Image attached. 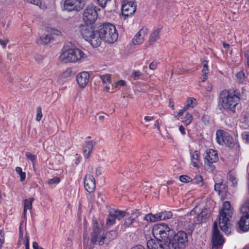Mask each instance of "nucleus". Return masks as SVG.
I'll return each instance as SVG.
<instances>
[{
  "label": "nucleus",
  "instance_id": "47",
  "mask_svg": "<svg viewBox=\"0 0 249 249\" xmlns=\"http://www.w3.org/2000/svg\"><path fill=\"white\" fill-rule=\"evenodd\" d=\"M25 155L26 157L33 162L35 161L36 158V156L33 155L31 153L29 152H26Z\"/></svg>",
  "mask_w": 249,
  "mask_h": 249
},
{
  "label": "nucleus",
  "instance_id": "9",
  "mask_svg": "<svg viewBox=\"0 0 249 249\" xmlns=\"http://www.w3.org/2000/svg\"><path fill=\"white\" fill-rule=\"evenodd\" d=\"M216 141L220 145H225L230 148L234 146L232 137L227 132L223 130H218L216 132Z\"/></svg>",
  "mask_w": 249,
  "mask_h": 249
},
{
  "label": "nucleus",
  "instance_id": "60",
  "mask_svg": "<svg viewBox=\"0 0 249 249\" xmlns=\"http://www.w3.org/2000/svg\"><path fill=\"white\" fill-rule=\"evenodd\" d=\"M207 79V74H203L202 77L200 78V81L201 82L205 81Z\"/></svg>",
  "mask_w": 249,
  "mask_h": 249
},
{
  "label": "nucleus",
  "instance_id": "26",
  "mask_svg": "<svg viewBox=\"0 0 249 249\" xmlns=\"http://www.w3.org/2000/svg\"><path fill=\"white\" fill-rule=\"evenodd\" d=\"M53 39L51 34H47L44 37H40L36 39V43L38 44H47Z\"/></svg>",
  "mask_w": 249,
  "mask_h": 249
},
{
  "label": "nucleus",
  "instance_id": "15",
  "mask_svg": "<svg viewBox=\"0 0 249 249\" xmlns=\"http://www.w3.org/2000/svg\"><path fill=\"white\" fill-rule=\"evenodd\" d=\"M136 10L135 1H126L122 6V12L123 16L128 17L133 15Z\"/></svg>",
  "mask_w": 249,
  "mask_h": 249
},
{
  "label": "nucleus",
  "instance_id": "3",
  "mask_svg": "<svg viewBox=\"0 0 249 249\" xmlns=\"http://www.w3.org/2000/svg\"><path fill=\"white\" fill-rule=\"evenodd\" d=\"M239 96V92L236 90H222L220 94L219 103L226 111L234 112L240 100Z\"/></svg>",
  "mask_w": 249,
  "mask_h": 249
},
{
  "label": "nucleus",
  "instance_id": "17",
  "mask_svg": "<svg viewBox=\"0 0 249 249\" xmlns=\"http://www.w3.org/2000/svg\"><path fill=\"white\" fill-rule=\"evenodd\" d=\"M148 30L147 28L141 29L134 36L133 43L134 45H139L142 43L147 35Z\"/></svg>",
  "mask_w": 249,
  "mask_h": 249
},
{
  "label": "nucleus",
  "instance_id": "63",
  "mask_svg": "<svg viewBox=\"0 0 249 249\" xmlns=\"http://www.w3.org/2000/svg\"><path fill=\"white\" fill-rule=\"evenodd\" d=\"M131 249H144L143 247H142V246L139 245V246H137L133 247Z\"/></svg>",
  "mask_w": 249,
  "mask_h": 249
},
{
  "label": "nucleus",
  "instance_id": "34",
  "mask_svg": "<svg viewBox=\"0 0 249 249\" xmlns=\"http://www.w3.org/2000/svg\"><path fill=\"white\" fill-rule=\"evenodd\" d=\"M160 220H164L170 218L172 216V213L171 212H163L159 213Z\"/></svg>",
  "mask_w": 249,
  "mask_h": 249
},
{
  "label": "nucleus",
  "instance_id": "51",
  "mask_svg": "<svg viewBox=\"0 0 249 249\" xmlns=\"http://www.w3.org/2000/svg\"><path fill=\"white\" fill-rule=\"evenodd\" d=\"M142 75V73L140 71H134L132 73V77L134 79H136L138 77L141 76Z\"/></svg>",
  "mask_w": 249,
  "mask_h": 249
},
{
  "label": "nucleus",
  "instance_id": "37",
  "mask_svg": "<svg viewBox=\"0 0 249 249\" xmlns=\"http://www.w3.org/2000/svg\"><path fill=\"white\" fill-rule=\"evenodd\" d=\"M224 185L223 184L222 182L218 183H215L214 185V190L217 192L218 194H220L222 191V189L224 188Z\"/></svg>",
  "mask_w": 249,
  "mask_h": 249
},
{
  "label": "nucleus",
  "instance_id": "38",
  "mask_svg": "<svg viewBox=\"0 0 249 249\" xmlns=\"http://www.w3.org/2000/svg\"><path fill=\"white\" fill-rule=\"evenodd\" d=\"M60 181V178L59 177H55L50 179L48 181V184L50 185L57 184Z\"/></svg>",
  "mask_w": 249,
  "mask_h": 249
},
{
  "label": "nucleus",
  "instance_id": "35",
  "mask_svg": "<svg viewBox=\"0 0 249 249\" xmlns=\"http://www.w3.org/2000/svg\"><path fill=\"white\" fill-rule=\"evenodd\" d=\"M34 199L33 198H29L24 200V209L26 210H31L32 208V203Z\"/></svg>",
  "mask_w": 249,
  "mask_h": 249
},
{
  "label": "nucleus",
  "instance_id": "23",
  "mask_svg": "<svg viewBox=\"0 0 249 249\" xmlns=\"http://www.w3.org/2000/svg\"><path fill=\"white\" fill-rule=\"evenodd\" d=\"M211 214V211L209 209H204L201 213L196 216L197 221L199 222H202L210 217Z\"/></svg>",
  "mask_w": 249,
  "mask_h": 249
},
{
  "label": "nucleus",
  "instance_id": "62",
  "mask_svg": "<svg viewBox=\"0 0 249 249\" xmlns=\"http://www.w3.org/2000/svg\"><path fill=\"white\" fill-rule=\"evenodd\" d=\"M25 249H30L29 241V239L28 238L26 239V244H25Z\"/></svg>",
  "mask_w": 249,
  "mask_h": 249
},
{
  "label": "nucleus",
  "instance_id": "30",
  "mask_svg": "<svg viewBox=\"0 0 249 249\" xmlns=\"http://www.w3.org/2000/svg\"><path fill=\"white\" fill-rule=\"evenodd\" d=\"M193 115L191 113L187 112L183 117L181 118V122L186 126L189 125L192 122Z\"/></svg>",
  "mask_w": 249,
  "mask_h": 249
},
{
  "label": "nucleus",
  "instance_id": "31",
  "mask_svg": "<svg viewBox=\"0 0 249 249\" xmlns=\"http://www.w3.org/2000/svg\"><path fill=\"white\" fill-rule=\"evenodd\" d=\"M117 236V233L115 231H110L109 232L106 233L104 235L105 236V240L107 241V244L110 241L114 239Z\"/></svg>",
  "mask_w": 249,
  "mask_h": 249
},
{
  "label": "nucleus",
  "instance_id": "2",
  "mask_svg": "<svg viewBox=\"0 0 249 249\" xmlns=\"http://www.w3.org/2000/svg\"><path fill=\"white\" fill-rule=\"evenodd\" d=\"M95 35L97 36L96 40H92L95 48L101 45L102 40L108 43H113L117 40L118 37L115 26L108 23L100 26Z\"/></svg>",
  "mask_w": 249,
  "mask_h": 249
},
{
  "label": "nucleus",
  "instance_id": "64",
  "mask_svg": "<svg viewBox=\"0 0 249 249\" xmlns=\"http://www.w3.org/2000/svg\"><path fill=\"white\" fill-rule=\"evenodd\" d=\"M197 208L196 207L195 208H194L190 212V214L191 215H194L196 213V210Z\"/></svg>",
  "mask_w": 249,
  "mask_h": 249
},
{
  "label": "nucleus",
  "instance_id": "11",
  "mask_svg": "<svg viewBox=\"0 0 249 249\" xmlns=\"http://www.w3.org/2000/svg\"><path fill=\"white\" fill-rule=\"evenodd\" d=\"M85 1H61V6L63 11L71 12L72 11H79L82 10L85 5Z\"/></svg>",
  "mask_w": 249,
  "mask_h": 249
},
{
  "label": "nucleus",
  "instance_id": "33",
  "mask_svg": "<svg viewBox=\"0 0 249 249\" xmlns=\"http://www.w3.org/2000/svg\"><path fill=\"white\" fill-rule=\"evenodd\" d=\"M236 77L237 81L240 83H244L247 81L245 73L242 71L237 73L236 74Z\"/></svg>",
  "mask_w": 249,
  "mask_h": 249
},
{
  "label": "nucleus",
  "instance_id": "20",
  "mask_svg": "<svg viewBox=\"0 0 249 249\" xmlns=\"http://www.w3.org/2000/svg\"><path fill=\"white\" fill-rule=\"evenodd\" d=\"M95 142L92 141H86L83 146V155L85 158L88 159L90 155Z\"/></svg>",
  "mask_w": 249,
  "mask_h": 249
},
{
  "label": "nucleus",
  "instance_id": "52",
  "mask_svg": "<svg viewBox=\"0 0 249 249\" xmlns=\"http://www.w3.org/2000/svg\"><path fill=\"white\" fill-rule=\"evenodd\" d=\"M158 66V63L157 62H152L149 65V69L152 70H154L156 69Z\"/></svg>",
  "mask_w": 249,
  "mask_h": 249
},
{
  "label": "nucleus",
  "instance_id": "46",
  "mask_svg": "<svg viewBox=\"0 0 249 249\" xmlns=\"http://www.w3.org/2000/svg\"><path fill=\"white\" fill-rule=\"evenodd\" d=\"M102 81L104 83H109L111 80L110 76L109 74H106L102 76L101 77Z\"/></svg>",
  "mask_w": 249,
  "mask_h": 249
},
{
  "label": "nucleus",
  "instance_id": "57",
  "mask_svg": "<svg viewBox=\"0 0 249 249\" xmlns=\"http://www.w3.org/2000/svg\"><path fill=\"white\" fill-rule=\"evenodd\" d=\"M144 120L146 122H149V121L153 120H154V117H152V116H145L144 117Z\"/></svg>",
  "mask_w": 249,
  "mask_h": 249
},
{
  "label": "nucleus",
  "instance_id": "29",
  "mask_svg": "<svg viewBox=\"0 0 249 249\" xmlns=\"http://www.w3.org/2000/svg\"><path fill=\"white\" fill-rule=\"evenodd\" d=\"M159 213L155 214H152V213H148L146 214L144 217V220L149 221L151 222H154L158 221H160V217Z\"/></svg>",
  "mask_w": 249,
  "mask_h": 249
},
{
  "label": "nucleus",
  "instance_id": "61",
  "mask_svg": "<svg viewBox=\"0 0 249 249\" xmlns=\"http://www.w3.org/2000/svg\"><path fill=\"white\" fill-rule=\"evenodd\" d=\"M102 172V169L101 168H98L96 170V175L97 176H98L101 174V173Z\"/></svg>",
  "mask_w": 249,
  "mask_h": 249
},
{
  "label": "nucleus",
  "instance_id": "22",
  "mask_svg": "<svg viewBox=\"0 0 249 249\" xmlns=\"http://www.w3.org/2000/svg\"><path fill=\"white\" fill-rule=\"evenodd\" d=\"M50 1H30V3L38 6L40 9L45 10L50 8L53 5V2Z\"/></svg>",
  "mask_w": 249,
  "mask_h": 249
},
{
  "label": "nucleus",
  "instance_id": "1",
  "mask_svg": "<svg viewBox=\"0 0 249 249\" xmlns=\"http://www.w3.org/2000/svg\"><path fill=\"white\" fill-rule=\"evenodd\" d=\"M188 243V235L183 231H178L172 240L164 243L162 247V243L159 241L150 240L147 244V249H180L184 248Z\"/></svg>",
  "mask_w": 249,
  "mask_h": 249
},
{
  "label": "nucleus",
  "instance_id": "43",
  "mask_svg": "<svg viewBox=\"0 0 249 249\" xmlns=\"http://www.w3.org/2000/svg\"><path fill=\"white\" fill-rule=\"evenodd\" d=\"M229 180L231 181L233 185H235L237 183V179L231 172H229Z\"/></svg>",
  "mask_w": 249,
  "mask_h": 249
},
{
  "label": "nucleus",
  "instance_id": "21",
  "mask_svg": "<svg viewBox=\"0 0 249 249\" xmlns=\"http://www.w3.org/2000/svg\"><path fill=\"white\" fill-rule=\"evenodd\" d=\"M161 29V27H159L154 29L149 38V41L150 44H154L157 40L160 39Z\"/></svg>",
  "mask_w": 249,
  "mask_h": 249
},
{
  "label": "nucleus",
  "instance_id": "32",
  "mask_svg": "<svg viewBox=\"0 0 249 249\" xmlns=\"http://www.w3.org/2000/svg\"><path fill=\"white\" fill-rule=\"evenodd\" d=\"M75 73V72L72 68H68L60 75V77L62 78H69L74 75Z\"/></svg>",
  "mask_w": 249,
  "mask_h": 249
},
{
  "label": "nucleus",
  "instance_id": "44",
  "mask_svg": "<svg viewBox=\"0 0 249 249\" xmlns=\"http://www.w3.org/2000/svg\"><path fill=\"white\" fill-rule=\"evenodd\" d=\"M179 180L182 182H189L192 180L190 177L186 175H181L179 177Z\"/></svg>",
  "mask_w": 249,
  "mask_h": 249
},
{
  "label": "nucleus",
  "instance_id": "14",
  "mask_svg": "<svg viewBox=\"0 0 249 249\" xmlns=\"http://www.w3.org/2000/svg\"><path fill=\"white\" fill-rule=\"evenodd\" d=\"M125 212L124 211L115 210L111 211L109 215L107 220V225L108 226H112L115 223L116 219L120 220L125 216Z\"/></svg>",
  "mask_w": 249,
  "mask_h": 249
},
{
  "label": "nucleus",
  "instance_id": "24",
  "mask_svg": "<svg viewBox=\"0 0 249 249\" xmlns=\"http://www.w3.org/2000/svg\"><path fill=\"white\" fill-rule=\"evenodd\" d=\"M200 157V153L197 150H196L191 154V163L194 167H198Z\"/></svg>",
  "mask_w": 249,
  "mask_h": 249
},
{
  "label": "nucleus",
  "instance_id": "27",
  "mask_svg": "<svg viewBox=\"0 0 249 249\" xmlns=\"http://www.w3.org/2000/svg\"><path fill=\"white\" fill-rule=\"evenodd\" d=\"M196 105V101L194 98H188L184 106L187 110L194 108Z\"/></svg>",
  "mask_w": 249,
  "mask_h": 249
},
{
  "label": "nucleus",
  "instance_id": "45",
  "mask_svg": "<svg viewBox=\"0 0 249 249\" xmlns=\"http://www.w3.org/2000/svg\"><path fill=\"white\" fill-rule=\"evenodd\" d=\"M48 32L50 33V34H51L52 35H54L57 36H61L62 34L60 31L52 28L48 29Z\"/></svg>",
  "mask_w": 249,
  "mask_h": 249
},
{
  "label": "nucleus",
  "instance_id": "8",
  "mask_svg": "<svg viewBox=\"0 0 249 249\" xmlns=\"http://www.w3.org/2000/svg\"><path fill=\"white\" fill-rule=\"evenodd\" d=\"M243 216L238 222L239 230L242 232L249 231V199H246L241 207Z\"/></svg>",
  "mask_w": 249,
  "mask_h": 249
},
{
  "label": "nucleus",
  "instance_id": "42",
  "mask_svg": "<svg viewBox=\"0 0 249 249\" xmlns=\"http://www.w3.org/2000/svg\"><path fill=\"white\" fill-rule=\"evenodd\" d=\"M194 182L199 186L203 185V178L201 176L197 175L194 178Z\"/></svg>",
  "mask_w": 249,
  "mask_h": 249
},
{
  "label": "nucleus",
  "instance_id": "39",
  "mask_svg": "<svg viewBox=\"0 0 249 249\" xmlns=\"http://www.w3.org/2000/svg\"><path fill=\"white\" fill-rule=\"evenodd\" d=\"M42 117V113L41 108L39 107L36 108V120L37 122H39Z\"/></svg>",
  "mask_w": 249,
  "mask_h": 249
},
{
  "label": "nucleus",
  "instance_id": "16",
  "mask_svg": "<svg viewBox=\"0 0 249 249\" xmlns=\"http://www.w3.org/2000/svg\"><path fill=\"white\" fill-rule=\"evenodd\" d=\"M84 187L86 190L89 193H92L95 188V180L93 176L86 175L84 180Z\"/></svg>",
  "mask_w": 249,
  "mask_h": 249
},
{
  "label": "nucleus",
  "instance_id": "49",
  "mask_svg": "<svg viewBox=\"0 0 249 249\" xmlns=\"http://www.w3.org/2000/svg\"><path fill=\"white\" fill-rule=\"evenodd\" d=\"M187 109L185 108V107H184L182 109H180L178 113H177V115L176 116V117L178 119L179 117H180L183 113L185 112V111H186Z\"/></svg>",
  "mask_w": 249,
  "mask_h": 249
},
{
  "label": "nucleus",
  "instance_id": "7",
  "mask_svg": "<svg viewBox=\"0 0 249 249\" xmlns=\"http://www.w3.org/2000/svg\"><path fill=\"white\" fill-rule=\"evenodd\" d=\"M85 53L79 49H69L64 51L60 55V60L64 62H75L84 59Z\"/></svg>",
  "mask_w": 249,
  "mask_h": 249
},
{
  "label": "nucleus",
  "instance_id": "56",
  "mask_svg": "<svg viewBox=\"0 0 249 249\" xmlns=\"http://www.w3.org/2000/svg\"><path fill=\"white\" fill-rule=\"evenodd\" d=\"M179 130L182 135L185 134V128L182 125L179 126Z\"/></svg>",
  "mask_w": 249,
  "mask_h": 249
},
{
  "label": "nucleus",
  "instance_id": "41",
  "mask_svg": "<svg viewBox=\"0 0 249 249\" xmlns=\"http://www.w3.org/2000/svg\"><path fill=\"white\" fill-rule=\"evenodd\" d=\"M203 69L202 72L203 74H207L209 73V69L208 66V62L206 60H204L202 62Z\"/></svg>",
  "mask_w": 249,
  "mask_h": 249
},
{
  "label": "nucleus",
  "instance_id": "28",
  "mask_svg": "<svg viewBox=\"0 0 249 249\" xmlns=\"http://www.w3.org/2000/svg\"><path fill=\"white\" fill-rule=\"evenodd\" d=\"M216 161L204 160V167L206 170L209 172L213 171L215 169V166L213 163Z\"/></svg>",
  "mask_w": 249,
  "mask_h": 249
},
{
  "label": "nucleus",
  "instance_id": "12",
  "mask_svg": "<svg viewBox=\"0 0 249 249\" xmlns=\"http://www.w3.org/2000/svg\"><path fill=\"white\" fill-rule=\"evenodd\" d=\"M224 239L220 234L216 222H214L213 226L212 244L213 249H218L223 245Z\"/></svg>",
  "mask_w": 249,
  "mask_h": 249
},
{
  "label": "nucleus",
  "instance_id": "5",
  "mask_svg": "<svg viewBox=\"0 0 249 249\" xmlns=\"http://www.w3.org/2000/svg\"><path fill=\"white\" fill-rule=\"evenodd\" d=\"M232 215V209L228 201H225L220 211L219 224L221 230L225 233L229 232L230 219Z\"/></svg>",
  "mask_w": 249,
  "mask_h": 249
},
{
  "label": "nucleus",
  "instance_id": "13",
  "mask_svg": "<svg viewBox=\"0 0 249 249\" xmlns=\"http://www.w3.org/2000/svg\"><path fill=\"white\" fill-rule=\"evenodd\" d=\"M90 241L93 244L99 245L107 243L104 235L100 234V229L97 227V223L96 222L94 223L93 232L92 234Z\"/></svg>",
  "mask_w": 249,
  "mask_h": 249
},
{
  "label": "nucleus",
  "instance_id": "4",
  "mask_svg": "<svg viewBox=\"0 0 249 249\" xmlns=\"http://www.w3.org/2000/svg\"><path fill=\"white\" fill-rule=\"evenodd\" d=\"M170 231V228L168 225L165 224L160 223L154 225L152 229L153 236L156 239H151L147 241L148 242L150 240L154 241H159L162 243V247H165L164 243L169 242L168 235Z\"/></svg>",
  "mask_w": 249,
  "mask_h": 249
},
{
  "label": "nucleus",
  "instance_id": "40",
  "mask_svg": "<svg viewBox=\"0 0 249 249\" xmlns=\"http://www.w3.org/2000/svg\"><path fill=\"white\" fill-rule=\"evenodd\" d=\"M5 242V234L3 231L0 230V249H2Z\"/></svg>",
  "mask_w": 249,
  "mask_h": 249
},
{
  "label": "nucleus",
  "instance_id": "55",
  "mask_svg": "<svg viewBox=\"0 0 249 249\" xmlns=\"http://www.w3.org/2000/svg\"><path fill=\"white\" fill-rule=\"evenodd\" d=\"M33 248L34 249H43L42 248L39 247L38 244L36 242L33 243Z\"/></svg>",
  "mask_w": 249,
  "mask_h": 249
},
{
  "label": "nucleus",
  "instance_id": "59",
  "mask_svg": "<svg viewBox=\"0 0 249 249\" xmlns=\"http://www.w3.org/2000/svg\"><path fill=\"white\" fill-rule=\"evenodd\" d=\"M154 126L155 128H157L158 129H160V126H159V120H156L155 121Z\"/></svg>",
  "mask_w": 249,
  "mask_h": 249
},
{
  "label": "nucleus",
  "instance_id": "58",
  "mask_svg": "<svg viewBox=\"0 0 249 249\" xmlns=\"http://www.w3.org/2000/svg\"><path fill=\"white\" fill-rule=\"evenodd\" d=\"M206 89L208 91H211L213 89L212 85L211 83H208Z\"/></svg>",
  "mask_w": 249,
  "mask_h": 249
},
{
  "label": "nucleus",
  "instance_id": "18",
  "mask_svg": "<svg viewBox=\"0 0 249 249\" xmlns=\"http://www.w3.org/2000/svg\"><path fill=\"white\" fill-rule=\"evenodd\" d=\"M89 77V74L88 72L83 71L77 75L76 80L80 87L84 88L87 85Z\"/></svg>",
  "mask_w": 249,
  "mask_h": 249
},
{
  "label": "nucleus",
  "instance_id": "6",
  "mask_svg": "<svg viewBox=\"0 0 249 249\" xmlns=\"http://www.w3.org/2000/svg\"><path fill=\"white\" fill-rule=\"evenodd\" d=\"M107 1H95L96 5H90L84 11L83 20L87 23L92 24L96 20L98 17V11L100 10L97 7L100 5L102 8L105 7Z\"/></svg>",
  "mask_w": 249,
  "mask_h": 249
},
{
  "label": "nucleus",
  "instance_id": "50",
  "mask_svg": "<svg viewBox=\"0 0 249 249\" xmlns=\"http://www.w3.org/2000/svg\"><path fill=\"white\" fill-rule=\"evenodd\" d=\"M125 85V82L124 80H120L115 83V87H123Z\"/></svg>",
  "mask_w": 249,
  "mask_h": 249
},
{
  "label": "nucleus",
  "instance_id": "19",
  "mask_svg": "<svg viewBox=\"0 0 249 249\" xmlns=\"http://www.w3.org/2000/svg\"><path fill=\"white\" fill-rule=\"evenodd\" d=\"M138 217V214L136 213H132L130 216L126 217L122 227L123 231H125L126 228L130 227L132 224L137 223Z\"/></svg>",
  "mask_w": 249,
  "mask_h": 249
},
{
  "label": "nucleus",
  "instance_id": "53",
  "mask_svg": "<svg viewBox=\"0 0 249 249\" xmlns=\"http://www.w3.org/2000/svg\"><path fill=\"white\" fill-rule=\"evenodd\" d=\"M8 40L7 39L1 40L0 39V44L2 46L3 48H5L8 43Z\"/></svg>",
  "mask_w": 249,
  "mask_h": 249
},
{
  "label": "nucleus",
  "instance_id": "10",
  "mask_svg": "<svg viewBox=\"0 0 249 249\" xmlns=\"http://www.w3.org/2000/svg\"><path fill=\"white\" fill-rule=\"evenodd\" d=\"M88 24L86 23L85 25H81L79 27V31L82 37L94 47L92 40H96L97 36L95 35V33H97V30L93 31L92 27Z\"/></svg>",
  "mask_w": 249,
  "mask_h": 249
},
{
  "label": "nucleus",
  "instance_id": "25",
  "mask_svg": "<svg viewBox=\"0 0 249 249\" xmlns=\"http://www.w3.org/2000/svg\"><path fill=\"white\" fill-rule=\"evenodd\" d=\"M204 160L217 162L218 160V156L217 152L213 149H210L207 152V155Z\"/></svg>",
  "mask_w": 249,
  "mask_h": 249
},
{
  "label": "nucleus",
  "instance_id": "54",
  "mask_svg": "<svg viewBox=\"0 0 249 249\" xmlns=\"http://www.w3.org/2000/svg\"><path fill=\"white\" fill-rule=\"evenodd\" d=\"M35 58L37 63H39L42 60L43 57L41 55H36L35 56Z\"/></svg>",
  "mask_w": 249,
  "mask_h": 249
},
{
  "label": "nucleus",
  "instance_id": "48",
  "mask_svg": "<svg viewBox=\"0 0 249 249\" xmlns=\"http://www.w3.org/2000/svg\"><path fill=\"white\" fill-rule=\"evenodd\" d=\"M242 137L244 140L247 143H249V132L247 131L244 132L242 133Z\"/></svg>",
  "mask_w": 249,
  "mask_h": 249
},
{
  "label": "nucleus",
  "instance_id": "36",
  "mask_svg": "<svg viewBox=\"0 0 249 249\" xmlns=\"http://www.w3.org/2000/svg\"><path fill=\"white\" fill-rule=\"evenodd\" d=\"M16 171L19 175L20 181H24L26 178V173L22 171V168L17 167L16 168Z\"/></svg>",
  "mask_w": 249,
  "mask_h": 249
}]
</instances>
